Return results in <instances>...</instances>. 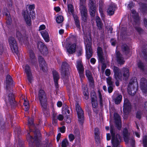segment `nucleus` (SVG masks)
<instances>
[{
  "mask_svg": "<svg viewBox=\"0 0 147 147\" xmlns=\"http://www.w3.org/2000/svg\"><path fill=\"white\" fill-rule=\"evenodd\" d=\"M38 97L43 113L46 116H49L50 114L48 109V98L44 90L41 89L39 90Z\"/></svg>",
  "mask_w": 147,
  "mask_h": 147,
  "instance_id": "obj_1",
  "label": "nucleus"
},
{
  "mask_svg": "<svg viewBox=\"0 0 147 147\" xmlns=\"http://www.w3.org/2000/svg\"><path fill=\"white\" fill-rule=\"evenodd\" d=\"M34 134V138L29 134H27V139L29 143V146L30 147H39L40 145L39 138L40 136V134L38 130H36Z\"/></svg>",
  "mask_w": 147,
  "mask_h": 147,
  "instance_id": "obj_2",
  "label": "nucleus"
},
{
  "mask_svg": "<svg viewBox=\"0 0 147 147\" xmlns=\"http://www.w3.org/2000/svg\"><path fill=\"white\" fill-rule=\"evenodd\" d=\"M12 80L11 76L9 75H7L6 78V88L7 89V92L8 94V97L9 103L12 106L15 105V101L14 100V97L12 93V90L8 89V86L12 84Z\"/></svg>",
  "mask_w": 147,
  "mask_h": 147,
  "instance_id": "obj_3",
  "label": "nucleus"
},
{
  "mask_svg": "<svg viewBox=\"0 0 147 147\" xmlns=\"http://www.w3.org/2000/svg\"><path fill=\"white\" fill-rule=\"evenodd\" d=\"M110 132L112 139L111 143L113 147H119L121 141V137L119 134L115 135V129L113 125L111 126Z\"/></svg>",
  "mask_w": 147,
  "mask_h": 147,
  "instance_id": "obj_4",
  "label": "nucleus"
},
{
  "mask_svg": "<svg viewBox=\"0 0 147 147\" xmlns=\"http://www.w3.org/2000/svg\"><path fill=\"white\" fill-rule=\"evenodd\" d=\"M131 14L134 19L133 25L134 27L138 32L140 33H141L143 30L139 26L140 19L138 13H136L135 10L132 9L131 11Z\"/></svg>",
  "mask_w": 147,
  "mask_h": 147,
  "instance_id": "obj_5",
  "label": "nucleus"
},
{
  "mask_svg": "<svg viewBox=\"0 0 147 147\" xmlns=\"http://www.w3.org/2000/svg\"><path fill=\"white\" fill-rule=\"evenodd\" d=\"M69 65L66 62L63 63L61 66V75L62 76L63 80L65 82H67L68 78V74L67 71L69 70Z\"/></svg>",
  "mask_w": 147,
  "mask_h": 147,
  "instance_id": "obj_6",
  "label": "nucleus"
},
{
  "mask_svg": "<svg viewBox=\"0 0 147 147\" xmlns=\"http://www.w3.org/2000/svg\"><path fill=\"white\" fill-rule=\"evenodd\" d=\"M86 0H80V10L81 11L82 20L86 22L87 20V10L86 7L83 5L85 3Z\"/></svg>",
  "mask_w": 147,
  "mask_h": 147,
  "instance_id": "obj_7",
  "label": "nucleus"
},
{
  "mask_svg": "<svg viewBox=\"0 0 147 147\" xmlns=\"http://www.w3.org/2000/svg\"><path fill=\"white\" fill-rule=\"evenodd\" d=\"M123 133L124 140L125 142L127 144H128L129 141L130 143L133 146L135 143V140L133 137L132 136H130V134L126 128H124L123 129Z\"/></svg>",
  "mask_w": 147,
  "mask_h": 147,
  "instance_id": "obj_8",
  "label": "nucleus"
},
{
  "mask_svg": "<svg viewBox=\"0 0 147 147\" xmlns=\"http://www.w3.org/2000/svg\"><path fill=\"white\" fill-rule=\"evenodd\" d=\"M8 42L12 51L17 54L18 52V48L17 42L15 38L13 37H9L8 38Z\"/></svg>",
  "mask_w": 147,
  "mask_h": 147,
  "instance_id": "obj_9",
  "label": "nucleus"
},
{
  "mask_svg": "<svg viewBox=\"0 0 147 147\" xmlns=\"http://www.w3.org/2000/svg\"><path fill=\"white\" fill-rule=\"evenodd\" d=\"M84 43L86 45V56L88 59H89L92 56V52L91 49L92 43L88 39H85Z\"/></svg>",
  "mask_w": 147,
  "mask_h": 147,
  "instance_id": "obj_10",
  "label": "nucleus"
},
{
  "mask_svg": "<svg viewBox=\"0 0 147 147\" xmlns=\"http://www.w3.org/2000/svg\"><path fill=\"white\" fill-rule=\"evenodd\" d=\"M137 87L136 83L133 81L131 80L129 83L127 88L129 94L132 96H134L137 90Z\"/></svg>",
  "mask_w": 147,
  "mask_h": 147,
  "instance_id": "obj_11",
  "label": "nucleus"
},
{
  "mask_svg": "<svg viewBox=\"0 0 147 147\" xmlns=\"http://www.w3.org/2000/svg\"><path fill=\"white\" fill-rule=\"evenodd\" d=\"M76 107L78 114V120L80 123L82 124L84 120V112L78 104H76Z\"/></svg>",
  "mask_w": 147,
  "mask_h": 147,
  "instance_id": "obj_12",
  "label": "nucleus"
},
{
  "mask_svg": "<svg viewBox=\"0 0 147 147\" xmlns=\"http://www.w3.org/2000/svg\"><path fill=\"white\" fill-rule=\"evenodd\" d=\"M140 88L141 89L146 96L147 95V80L144 78L141 79L140 80Z\"/></svg>",
  "mask_w": 147,
  "mask_h": 147,
  "instance_id": "obj_13",
  "label": "nucleus"
},
{
  "mask_svg": "<svg viewBox=\"0 0 147 147\" xmlns=\"http://www.w3.org/2000/svg\"><path fill=\"white\" fill-rule=\"evenodd\" d=\"M131 109V106L129 101L127 98L125 99L123 108L124 113H125L126 114H128L130 111Z\"/></svg>",
  "mask_w": 147,
  "mask_h": 147,
  "instance_id": "obj_14",
  "label": "nucleus"
},
{
  "mask_svg": "<svg viewBox=\"0 0 147 147\" xmlns=\"http://www.w3.org/2000/svg\"><path fill=\"white\" fill-rule=\"evenodd\" d=\"M25 71L27 74L28 81L30 83H31L33 80V78L32 76V74L31 71L30 67L28 65H26L25 66Z\"/></svg>",
  "mask_w": 147,
  "mask_h": 147,
  "instance_id": "obj_15",
  "label": "nucleus"
},
{
  "mask_svg": "<svg viewBox=\"0 0 147 147\" xmlns=\"http://www.w3.org/2000/svg\"><path fill=\"white\" fill-rule=\"evenodd\" d=\"M114 117L116 123V127L117 128L120 130L121 127V121L120 117L119 115L117 113L114 114Z\"/></svg>",
  "mask_w": 147,
  "mask_h": 147,
  "instance_id": "obj_16",
  "label": "nucleus"
},
{
  "mask_svg": "<svg viewBox=\"0 0 147 147\" xmlns=\"http://www.w3.org/2000/svg\"><path fill=\"white\" fill-rule=\"evenodd\" d=\"M38 60L41 69L43 71H46L47 70V64L44 59L41 56H39Z\"/></svg>",
  "mask_w": 147,
  "mask_h": 147,
  "instance_id": "obj_17",
  "label": "nucleus"
},
{
  "mask_svg": "<svg viewBox=\"0 0 147 147\" xmlns=\"http://www.w3.org/2000/svg\"><path fill=\"white\" fill-rule=\"evenodd\" d=\"M23 14L27 25L29 26H30L31 25V21L28 11L27 10L24 11L23 13Z\"/></svg>",
  "mask_w": 147,
  "mask_h": 147,
  "instance_id": "obj_18",
  "label": "nucleus"
},
{
  "mask_svg": "<svg viewBox=\"0 0 147 147\" xmlns=\"http://www.w3.org/2000/svg\"><path fill=\"white\" fill-rule=\"evenodd\" d=\"M38 48L40 47V52L43 55H46L48 53L47 48L43 43L41 42H38Z\"/></svg>",
  "mask_w": 147,
  "mask_h": 147,
  "instance_id": "obj_19",
  "label": "nucleus"
},
{
  "mask_svg": "<svg viewBox=\"0 0 147 147\" xmlns=\"http://www.w3.org/2000/svg\"><path fill=\"white\" fill-rule=\"evenodd\" d=\"M122 97V96L119 93L114 94L113 96V99L116 104H118L121 102Z\"/></svg>",
  "mask_w": 147,
  "mask_h": 147,
  "instance_id": "obj_20",
  "label": "nucleus"
},
{
  "mask_svg": "<svg viewBox=\"0 0 147 147\" xmlns=\"http://www.w3.org/2000/svg\"><path fill=\"white\" fill-rule=\"evenodd\" d=\"M116 60L118 63L120 65L123 64L125 62L122 55L119 51L117 52Z\"/></svg>",
  "mask_w": 147,
  "mask_h": 147,
  "instance_id": "obj_21",
  "label": "nucleus"
},
{
  "mask_svg": "<svg viewBox=\"0 0 147 147\" xmlns=\"http://www.w3.org/2000/svg\"><path fill=\"white\" fill-rule=\"evenodd\" d=\"M97 53L100 61L101 62H103L104 59L103 56V52L101 47H99L97 48Z\"/></svg>",
  "mask_w": 147,
  "mask_h": 147,
  "instance_id": "obj_22",
  "label": "nucleus"
},
{
  "mask_svg": "<svg viewBox=\"0 0 147 147\" xmlns=\"http://www.w3.org/2000/svg\"><path fill=\"white\" fill-rule=\"evenodd\" d=\"M115 10V5L113 4L110 5L107 9V14L109 16L113 15L114 13Z\"/></svg>",
  "mask_w": 147,
  "mask_h": 147,
  "instance_id": "obj_23",
  "label": "nucleus"
},
{
  "mask_svg": "<svg viewBox=\"0 0 147 147\" xmlns=\"http://www.w3.org/2000/svg\"><path fill=\"white\" fill-rule=\"evenodd\" d=\"M29 54L30 57L29 62L31 63L32 65H34L36 63V60L34 53L32 50H30Z\"/></svg>",
  "mask_w": 147,
  "mask_h": 147,
  "instance_id": "obj_24",
  "label": "nucleus"
},
{
  "mask_svg": "<svg viewBox=\"0 0 147 147\" xmlns=\"http://www.w3.org/2000/svg\"><path fill=\"white\" fill-rule=\"evenodd\" d=\"M122 73L125 80L128 79L129 75V70L128 68L123 67L121 70Z\"/></svg>",
  "mask_w": 147,
  "mask_h": 147,
  "instance_id": "obj_25",
  "label": "nucleus"
},
{
  "mask_svg": "<svg viewBox=\"0 0 147 147\" xmlns=\"http://www.w3.org/2000/svg\"><path fill=\"white\" fill-rule=\"evenodd\" d=\"M112 68L114 73L115 79L116 80L120 79L121 78L119 76V68L115 66H113Z\"/></svg>",
  "mask_w": 147,
  "mask_h": 147,
  "instance_id": "obj_26",
  "label": "nucleus"
},
{
  "mask_svg": "<svg viewBox=\"0 0 147 147\" xmlns=\"http://www.w3.org/2000/svg\"><path fill=\"white\" fill-rule=\"evenodd\" d=\"M85 72L86 76L88 78L90 83H93L94 82V79L91 71L88 70H86Z\"/></svg>",
  "mask_w": 147,
  "mask_h": 147,
  "instance_id": "obj_27",
  "label": "nucleus"
},
{
  "mask_svg": "<svg viewBox=\"0 0 147 147\" xmlns=\"http://www.w3.org/2000/svg\"><path fill=\"white\" fill-rule=\"evenodd\" d=\"M76 45L73 44L69 46L67 49V51L69 54H73L76 51Z\"/></svg>",
  "mask_w": 147,
  "mask_h": 147,
  "instance_id": "obj_28",
  "label": "nucleus"
},
{
  "mask_svg": "<svg viewBox=\"0 0 147 147\" xmlns=\"http://www.w3.org/2000/svg\"><path fill=\"white\" fill-rule=\"evenodd\" d=\"M96 22L98 28L100 30L101 29L102 27L103 24L100 18L98 16H96Z\"/></svg>",
  "mask_w": 147,
  "mask_h": 147,
  "instance_id": "obj_29",
  "label": "nucleus"
},
{
  "mask_svg": "<svg viewBox=\"0 0 147 147\" xmlns=\"http://www.w3.org/2000/svg\"><path fill=\"white\" fill-rule=\"evenodd\" d=\"M77 63L76 67L78 71H84V68L82 61L80 60L78 61Z\"/></svg>",
  "mask_w": 147,
  "mask_h": 147,
  "instance_id": "obj_30",
  "label": "nucleus"
},
{
  "mask_svg": "<svg viewBox=\"0 0 147 147\" xmlns=\"http://www.w3.org/2000/svg\"><path fill=\"white\" fill-rule=\"evenodd\" d=\"M41 34L45 41L46 42H48L49 40V37L47 31H41Z\"/></svg>",
  "mask_w": 147,
  "mask_h": 147,
  "instance_id": "obj_31",
  "label": "nucleus"
},
{
  "mask_svg": "<svg viewBox=\"0 0 147 147\" xmlns=\"http://www.w3.org/2000/svg\"><path fill=\"white\" fill-rule=\"evenodd\" d=\"M121 49L122 51L125 54H127L129 52V49L126 44H123L121 46Z\"/></svg>",
  "mask_w": 147,
  "mask_h": 147,
  "instance_id": "obj_32",
  "label": "nucleus"
},
{
  "mask_svg": "<svg viewBox=\"0 0 147 147\" xmlns=\"http://www.w3.org/2000/svg\"><path fill=\"white\" fill-rule=\"evenodd\" d=\"M54 81H58L59 78V76L58 73L55 70H53L52 71Z\"/></svg>",
  "mask_w": 147,
  "mask_h": 147,
  "instance_id": "obj_33",
  "label": "nucleus"
},
{
  "mask_svg": "<svg viewBox=\"0 0 147 147\" xmlns=\"http://www.w3.org/2000/svg\"><path fill=\"white\" fill-rule=\"evenodd\" d=\"M35 8L34 5H29L28 8L29 10L30 11V13H32V17L33 18L35 17V13L33 11H32V9H34Z\"/></svg>",
  "mask_w": 147,
  "mask_h": 147,
  "instance_id": "obj_34",
  "label": "nucleus"
},
{
  "mask_svg": "<svg viewBox=\"0 0 147 147\" xmlns=\"http://www.w3.org/2000/svg\"><path fill=\"white\" fill-rule=\"evenodd\" d=\"M68 144L69 142L68 140L66 139H64L61 142V146L62 147H67Z\"/></svg>",
  "mask_w": 147,
  "mask_h": 147,
  "instance_id": "obj_35",
  "label": "nucleus"
},
{
  "mask_svg": "<svg viewBox=\"0 0 147 147\" xmlns=\"http://www.w3.org/2000/svg\"><path fill=\"white\" fill-rule=\"evenodd\" d=\"M107 82V84L109 86H113V82L112 80V78L110 77H109L106 78Z\"/></svg>",
  "mask_w": 147,
  "mask_h": 147,
  "instance_id": "obj_36",
  "label": "nucleus"
},
{
  "mask_svg": "<svg viewBox=\"0 0 147 147\" xmlns=\"http://www.w3.org/2000/svg\"><path fill=\"white\" fill-rule=\"evenodd\" d=\"M138 65L139 68L141 70L144 71L145 69V66L143 63L140 61H139L138 63Z\"/></svg>",
  "mask_w": 147,
  "mask_h": 147,
  "instance_id": "obj_37",
  "label": "nucleus"
},
{
  "mask_svg": "<svg viewBox=\"0 0 147 147\" xmlns=\"http://www.w3.org/2000/svg\"><path fill=\"white\" fill-rule=\"evenodd\" d=\"M89 12L90 15L92 16H94L95 15L96 11V7H89Z\"/></svg>",
  "mask_w": 147,
  "mask_h": 147,
  "instance_id": "obj_38",
  "label": "nucleus"
},
{
  "mask_svg": "<svg viewBox=\"0 0 147 147\" xmlns=\"http://www.w3.org/2000/svg\"><path fill=\"white\" fill-rule=\"evenodd\" d=\"M63 21V18L61 16H59L57 17L56 21L58 23H61Z\"/></svg>",
  "mask_w": 147,
  "mask_h": 147,
  "instance_id": "obj_39",
  "label": "nucleus"
},
{
  "mask_svg": "<svg viewBox=\"0 0 147 147\" xmlns=\"http://www.w3.org/2000/svg\"><path fill=\"white\" fill-rule=\"evenodd\" d=\"M91 102L93 108H96L97 107L98 104L96 99H94L93 98H92V100H91Z\"/></svg>",
  "mask_w": 147,
  "mask_h": 147,
  "instance_id": "obj_40",
  "label": "nucleus"
},
{
  "mask_svg": "<svg viewBox=\"0 0 147 147\" xmlns=\"http://www.w3.org/2000/svg\"><path fill=\"white\" fill-rule=\"evenodd\" d=\"M95 2L94 0H90L89 2L88 5L89 7H96Z\"/></svg>",
  "mask_w": 147,
  "mask_h": 147,
  "instance_id": "obj_41",
  "label": "nucleus"
},
{
  "mask_svg": "<svg viewBox=\"0 0 147 147\" xmlns=\"http://www.w3.org/2000/svg\"><path fill=\"white\" fill-rule=\"evenodd\" d=\"M69 12H70L72 14H73L74 12V7L71 4H68L67 5Z\"/></svg>",
  "mask_w": 147,
  "mask_h": 147,
  "instance_id": "obj_42",
  "label": "nucleus"
},
{
  "mask_svg": "<svg viewBox=\"0 0 147 147\" xmlns=\"http://www.w3.org/2000/svg\"><path fill=\"white\" fill-rule=\"evenodd\" d=\"M94 134L95 138L98 139L99 138V131L98 128H96L95 129Z\"/></svg>",
  "mask_w": 147,
  "mask_h": 147,
  "instance_id": "obj_43",
  "label": "nucleus"
},
{
  "mask_svg": "<svg viewBox=\"0 0 147 147\" xmlns=\"http://www.w3.org/2000/svg\"><path fill=\"white\" fill-rule=\"evenodd\" d=\"M143 141L144 147H147V136H144L143 138Z\"/></svg>",
  "mask_w": 147,
  "mask_h": 147,
  "instance_id": "obj_44",
  "label": "nucleus"
},
{
  "mask_svg": "<svg viewBox=\"0 0 147 147\" xmlns=\"http://www.w3.org/2000/svg\"><path fill=\"white\" fill-rule=\"evenodd\" d=\"M140 7L142 9V10L143 11H145L146 8L147 7V5L143 3L140 4Z\"/></svg>",
  "mask_w": 147,
  "mask_h": 147,
  "instance_id": "obj_45",
  "label": "nucleus"
},
{
  "mask_svg": "<svg viewBox=\"0 0 147 147\" xmlns=\"http://www.w3.org/2000/svg\"><path fill=\"white\" fill-rule=\"evenodd\" d=\"M84 71H78V74H79L81 80H82V79L84 77Z\"/></svg>",
  "mask_w": 147,
  "mask_h": 147,
  "instance_id": "obj_46",
  "label": "nucleus"
},
{
  "mask_svg": "<svg viewBox=\"0 0 147 147\" xmlns=\"http://www.w3.org/2000/svg\"><path fill=\"white\" fill-rule=\"evenodd\" d=\"M24 106L25 107V111H28L29 109V103L28 102L26 101V100L25 99L24 100Z\"/></svg>",
  "mask_w": 147,
  "mask_h": 147,
  "instance_id": "obj_47",
  "label": "nucleus"
},
{
  "mask_svg": "<svg viewBox=\"0 0 147 147\" xmlns=\"http://www.w3.org/2000/svg\"><path fill=\"white\" fill-rule=\"evenodd\" d=\"M16 36L18 39L21 38L22 37V35L20 32L19 30H16Z\"/></svg>",
  "mask_w": 147,
  "mask_h": 147,
  "instance_id": "obj_48",
  "label": "nucleus"
},
{
  "mask_svg": "<svg viewBox=\"0 0 147 147\" xmlns=\"http://www.w3.org/2000/svg\"><path fill=\"white\" fill-rule=\"evenodd\" d=\"M99 98L100 103L101 106L102 104V97L101 93L100 91L98 92Z\"/></svg>",
  "mask_w": 147,
  "mask_h": 147,
  "instance_id": "obj_49",
  "label": "nucleus"
},
{
  "mask_svg": "<svg viewBox=\"0 0 147 147\" xmlns=\"http://www.w3.org/2000/svg\"><path fill=\"white\" fill-rule=\"evenodd\" d=\"M65 109H63V111L65 112V113H67L68 114H69L70 113V110L69 109L70 108L67 105L65 106Z\"/></svg>",
  "mask_w": 147,
  "mask_h": 147,
  "instance_id": "obj_50",
  "label": "nucleus"
},
{
  "mask_svg": "<svg viewBox=\"0 0 147 147\" xmlns=\"http://www.w3.org/2000/svg\"><path fill=\"white\" fill-rule=\"evenodd\" d=\"M143 52L144 55V58L145 59H146L147 61V48L146 49H144Z\"/></svg>",
  "mask_w": 147,
  "mask_h": 147,
  "instance_id": "obj_51",
  "label": "nucleus"
},
{
  "mask_svg": "<svg viewBox=\"0 0 147 147\" xmlns=\"http://www.w3.org/2000/svg\"><path fill=\"white\" fill-rule=\"evenodd\" d=\"M69 138L70 141H72L75 139L74 136L73 134H71L69 135Z\"/></svg>",
  "mask_w": 147,
  "mask_h": 147,
  "instance_id": "obj_52",
  "label": "nucleus"
},
{
  "mask_svg": "<svg viewBox=\"0 0 147 147\" xmlns=\"http://www.w3.org/2000/svg\"><path fill=\"white\" fill-rule=\"evenodd\" d=\"M28 121L29 125H33V119L32 118H29Z\"/></svg>",
  "mask_w": 147,
  "mask_h": 147,
  "instance_id": "obj_53",
  "label": "nucleus"
},
{
  "mask_svg": "<svg viewBox=\"0 0 147 147\" xmlns=\"http://www.w3.org/2000/svg\"><path fill=\"white\" fill-rule=\"evenodd\" d=\"M5 15L7 17V19L9 21L7 22V24H10L11 23V19L9 17V13H6L5 14Z\"/></svg>",
  "mask_w": 147,
  "mask_h": 147,
  "instance_id": "obj_54",
  "label": "nucleus"
},
{
  "mask_svg": "<svg viewBox=\"0 0 147 147\" xmlns=\"http://www.w3.org/2000/svg\"><path fill=\"white\" fill-rule=\"evenodd\" d=\"M65 121L67 123H69L71 122V119L70 117L69 116H67L66 117H65Z\"/></svg>",
  "mask_w": 147,
  "mask_h": 147,
  "instance_id": "obj_55",
  "label": "nucleus"
},
{
  "mask_svg": "<svg viewBox=\"0 0 147 147\" xmlns=\"http://www.w3.org/2000/svg\"><path fill=\"white\" fill-rule=\"evenodd\" d=\"M113 86H109L108 88V91L109 93H110L112 92L113 90Z\"/></svg>",
  "mask_w": 147,
  "mask_h": 147,
  "instance_id": "obj_56",
  "label": "nucleus"
},
{
  "mask_svg": "<svg viewBox=\"0 0 147 147\" xmlns=\"http://www.w3.org/2000/svg\"><path fill=\"white\" fill-rule=\"evenodd\" d=\"M141 112L138 111L136 114V118L140 119L141 118Z\"/></svg>",
  "mask_w": 147,
  "mask_h": 147,
  "instance_id": "obj_57",
  "label": "nucleus"
},
{
  "mask_svg": "<svg viewBox=\"0 0 147 147\" xmlns=\"http://www.w3.org/2000/svg\"><path fill=\"white\" fill-rule=\"evenodd\" d=\"M105 74L106 76H109L111 74V71L109 69H106L105 71Z\"/></svg>",
  "mask_w": 147,
  "mask_h": 147,
  "instance_id": "obj_58",
  "label": "nucleus"
},
{
  "mask_svg": "<svg viewBox=\"0 0 147 147\" xmlns=\"http://www.w3.org/2000/svg\"><path fill=\"white\" fill-rule=\"evenodd\" d=\"M99 11L100 13L101 16L102 18V20H103V19L105 18V15L104 14V13H103V12L102 11V9H99Z\"/></svg>",
  "mask_w": 147,
  "mask_h": 147,
  "instance_id": "obj_59",
  "label": "nucleus"
},
{
  "mask_svg": "<svg viewBox=\"0 0 147 147\" xmlns=\"http://www.w3.org/2000/svg\"><path fill=\"white\" fill-rule=\"evenodd\" d=\"M63 119V116L62 115H59L57 116V119L59 121H62Z\"/></svg>",
  "mask_w": 147,
  "mask_h": 147,
  "instance_id": "obj_60",
  "label": "nucleus"
},
{
  "mask_svg": "<svg viewBox=\"0 0 147 147\" xmlns=\"http://www.w3.org/2000/svg\"><path fill=\"white\" fill-rule=\"evenodd\" d=\"M65 127L64 126H63L60 128V131L62 133H64L65 131Z\"/></svg>",
  "mask_w": 147,
  "mask_h": 147,
  "instance_id": "obj_61",
  "label": "nucleus"
},
{
  "mask_svg": "<svg viewBox=\"0 0 147 147\" xmlns=\"http://www.w3.org/2000/svg\"><path fill=\"white\" fill-rule=\"evenodd\" d=\"M91 100H92V98H93L94 99H96V96L95 93L94 92H92L91 94Z\"/></svg>",
  "mask_w": 147,
  "mask_h": 147,
  "instance_id": "obj_62",
  "label": "nucleus"
},
{
  "mask_svg": "<svg viewBox=\"0 0 147 147\" xmlns=\"http://www.w3.org/2000/svg\"><path fill=\"white\" fill-rule=\"evenodd\" d=\"M45 26L44 25H42L40 26L39 29V30L40 31L42 30H44V29H45Z\"/></svg>",
  "mask_w": 147,
  "mask_h": 147,
  "instance_id": "obj_63",
  "label": "nucleus"
},
{
  "mask_svg": "<svg viewBox=\"0 0 147 147\" xmlns=\"http://www.w3.org/2000/svg\"><path fill=\"white\" fill-rule=\"evenodd\" d=\"M133 6V3L131 2L128 4L127 7L129 9H131V7Z\"/></svg>",
  "mask_w": 147,
  "mask_h": 147,
  "instance_id": "obj_64",
  "label": "nucleus"
}]
</instances>
